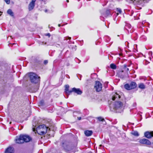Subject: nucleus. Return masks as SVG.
I'll return each mask as SVG.
<instances>
[{
	"label": "nucleus",
	"instance_id": "f257e3e1",
	"mask_svg": "<svg viewBox=\"0 0 153 153\" xmlns=\"http://www.w3.org/2000/svg\"><path fill=\"white\" fill-rule=\"evenodd\" d=\"M125 100L124 96L122 93L120 92L112 93V100L115 101L113 102L112 107L117 112H121L123 111V102Z\"/></svg>",
	"mask_w": 153,
	"mask_h": 153
},
{
	"label": "nucleus",
	"instance_id": "f03ea898",
	"mask_svg": "<svg viewBox=\"0 0 153 153\" xmlns=\"http://www.w3.org/2000/svg\"><path fill=\"white\" fill-rule=\"evenodd\" d=\"M31 140V138L28 135L21 134L16 137V141L18 143H22L25 142H29Z\"/></svg>",
	"mask_w": 153,
	"mask_h": 153
},
{
	"label": "nucleus",
	"instance_id": "7ed1b4c3",
	"mask_svg": "<svg viewBox=\"0 0 153 153\" xmlns=\"http://www.w3.org/2000/svg\"><path fill=\"white\" fill-rule=\"evenodd\" d=\"M62 144L64 149L68 151H71L72 149H75L77 146L76 144L74 146H73L71 143L66 141L63 142Z\"/></svg>",
	"mask_w": 153,
	"mask_h": 153
},
{
	"label": "nucleus",
	"instance_id": "20e7f679",
	"mask_svg": "<svg viewBox=\"0 0 153 153\" xmlns=\"http://www.w3.org/2000/svg\"><path fill=\"white\" fill-rule=\"evenodd\" d=\"M29 77L30 81L32 83H36L40 82V77L35 73H30Z\"/></svg>",
	"mask_w": 153,
	"mask_h": 153
},
{
	"label": "nucleus",
	"instance_id": "39448f33",
	"mask_svg": "<svg viewBox=\"0 0 153 153\" xmlns=\"http://www.w3.org/2000/svg\"><path fill=\"white\" fill-rule=\"evenodd\" d=\"M48 128L45 125H42L39 126L37 131L39 134L43 135L46 133Z\"/></svg>",
	"mask_w": 153,
	"mask_h": 153
},
{
	"label": "nucleus",
	"instance_id": "423d86ee",
	"mask_svg": "<svg viewBox=\"0 0 153 153\" xmlns=\"http://www.w3.org/2000/svg\"><path fill=\"white\" fill-rule=\"evenodd\" d=\"M119 77L122 79H125L128 76V73L124 71H119L117 73Z\"/></svg>",
	"mask_w": 153,
	"mask_h": 153
},
{
	"label": "nucleus",
	"instance_id": "0eeeda50",
	"mask_svg": "<svg viewBox=\"0 0 153 153\" xmlns=\"http://www.w3.org/2000/svg\"><path fill=\"white\" fill-rule=\"evenodd\" d=\"M102 85L100 82L98 81H96L94 88L96 89V91L98 92L101 91L102 90Z\"/></svg>",
	"mask_w": 153,
	"mask_h": 153
},
{
	"label": "nucleus",
	"instance_id": "6e6552de",
	"mask_svg": "<svg viewBox=\"0 0 153 153\" xmlns=\"http://www.w3.org/2000/svg\"><path fill=\"white\" fill-rule=\"evenodd\" d=\"M139 142L142 144H145L147 145H150L151 144V142L148 140L143 138L140 140Z\"/></svg>",
	"mask_w": 153,
	"mask_h": 153
},
{
	"label": "nucleus",
	"instance_id": "1a4fd4ad",
	"mask_svg": "<svg viewBox=\"0 0 153 153\" xmlns=\"http://www.w3.org/2000/svg\"><path fill=\"white\" fill-rule=\"evenodd\" d=\"M125 28L128 31V33H132L134 31L132 28V26L129 24H126L125 27Z\"/></svg>",
	"mask_w": 153,
	"mask_h": 153
},
{
	"label": "nucleus",
	"instance_id": "9d476101",
	"mask_svg": "<svg viewBox=\"0 0 153 153\" xmlns=\"http://www.w3.org/2000/svg\"><path fill=\"white\" fill-rule=\"evenodd\" d=\"M36 0H32L28 5V10L29 11L32 10L34 8Z\"/></svg>",
	"mask_w": 153,
	"mask_h": 153
},
{
	"label": "nucleus",
	"instance_id": "9b49d317",
	"mask_svg": "<svg viewBox=\"0 0 153 153\" xmlns=\"http://www.w3.org/2000/svg\"><path fill=\"white\" fill-rule=\"evenodd\" d=\"M145 136L147 138L149 139L153 137V131H147L144 133Z\"/></svg>",
	"mask_w": 153,
	"mask_h": 153
},
{
	"label": "nucleus",
	"instance_id": "f8f14e48",
	"mask_svg": "<svg viewBox=\"0 0 153 153\" xmlns=\"http://www.w3.org/2000/svg\"><path fill=\"white\" fill-rule=\"evenodd\" d=\"M72 91L78 95H81L82 93V91L79 88H72Z\"/></svg>",
	"mask_w": 153,
	"mask_h": 153
},
{
	"label": "nucleus",
	"instance_id": "ddd939ff",
	"mask_svg": "<svg viewBox=\"0 0 153 153\" xmlns=\"http://www.w3.org/2000/svg\"><path fill=\"white\" fill-rule=\"evenodd\" d=\"M14 149L12 147H9L7 149L5 153H14Z\"/></svg>",
	"mask_w": 153,
	"mask_h": 153
},
{
	"label": "nucleus",
	"instance_id": "4468645a",
	"mask_svg": "<svg viewBox=\"0 0 153 153\" xmlns=\"http://www.w3.org/2000/svg\"><path fill=\"white\" fill-rule=\"evenodd\" d=\"M102 16H103L104 17H107L109 16H111V14L110 13V10H106L105 13L102 15Z\"/></svg>",
	"mask_w": 153,
	"mask_h": 153
},
{
	"label": "nucleus",
	"instance_id": "2eb2a0df",
	"mask_svg": "<svg viewBox=\"0 0 153 153\" xmlns=\"http://www.w3.org/2000/svg\"><path fill=\"white\" fill-rule=\"evenodd\" d=\"M93 133V131L91 130H86L84 131V134L87 137L91 136Z\"/></svg>",
	"mask_w": 153,
	"mask_h": 153
},
{
	"label": "nucleus",
	"instance_id": "dca6fc26",
	"mask_svg": "<svg viewBox=\"0 0 153 153\" xmlns=\"http://www.w3.org/2000/svg\"><path fill=\"white\" fill-rule=\"evenodd\" d=\"M96 119L99 121H101L103 124L105 125L106 124V122L105 121L104 119L101 117H97Z\"/></svg>",
	"mask_w": 153,
	"mask_h": 153
},
{
	"label": "nucleus",
	"instance_id": "f3484780",
	"mask_svg": "<svg viewBox=\"0 0 153 153\" xmlns=\"http://www.w3.org/2000/svg\"><path fill=\"white\" fill-rule=\"evenodd\" d=\"M130 86L131 87V89L135 88L137 87V84L136 82H132L130 84Z\"/></svg>",
	"mask_w": 153,
	"mask_h": 153
},
{
	"label": "nucleus",
	"instance_id": "a211bd4d",
	"mask_svg": "<svg viewBox=\"0 0 153 153\" xmlns=\"http://www.w3.org/2000/svg\"><path fill=\"white\" fill-rule=\"evenodd\" d=\"M138 87L141 89H143L145 88V86L143 83H140L138 85Z\"/></svg>",
	"mask_w": 153,
	"mask_h": 153
},
{
	"label": "nucleus",
	"instance_id": "6ab92c4d",
	"mask_svg": "<svg viewBox=\"0 0 153 153\" xmlns=\"http://www.w3.org/2000/svg\"><path fill=\"white\" fill-rule=\"evenodd\" d=\"M39 86L38 85H36L34 86V87L33 88H32V91L34 92L36 91L39 89Z\"/></svg>",
	"mask_w": 153,
	"mask_h": 153
},
{
	"label": "nucleus",
	"instance_id": "aec40b11",
	"mask_svg": "<svg viewBox=\"0 0 153 153\" xmlns=\"http://www.w3.org/2000/svg\"><path fill=\"white\" fill-rule=\"evenodd\" d=\"M7 13L8 14L10 15L11 16H13L14 15L13 12L12 11V10L10 9H9L7 10Z\"/></svg>",
	"mask_w": 153,
	"mask_h": 153
},
{
	"label": "nucleus",
	"instance_id": "412c9836",
	"mask_svg": "<svg viewBox=\"0 0 153 153\" xmlns=\"http://www.w3.org/2000/svg\"><path fill=\"white\" fill-rule=\"evenodd\" d=\"M124 88H125L128 90H130L131 89V87L130 86V84H126L124 85Z\"/></svg>",
	"mask_w": 153,
	"mask_h": 153
},
{
	"label": "nucleus",
	"instance_id": "4be33fe9",
	"mask_svg": "<svg viewBox=\"0 0 153 153\" xmlns=\"http://www.w3.org/2000/svg\"><path fill=\"white\" fill-rule=\"evenodd\" d=\"M131 134L134 135L137 137L139 135L138 132L137 131H133L131 133Z\"/></svg>",
	"mask_w": 153,
	"mask_h": 153
},
{
	"label": "nucleus",
	"instance_id": "5701e85b",
	"mask_svg": "<svg viewBox=\"0 0 153 153\" xmlns=\"http://www.w3.org/2000/svg\"><path fill=\"white\" fill-rule=\"evenodd\" d=\"M110 67L111 68L113 69H115L116 68V65L114 64H111L110 65Z\"/></svg>",
	"mask_w": 153,
	"mask_h": 153
},
{
	"label": "nucleus",
	"instance_id": "b1692460",
	"mask_svg": "<svg viewBox=\"0 0 153 153\" xmlns=\"http://www.w3.org/2000/svg\"><path fill=\"white\" fill-rule=\"evenodd\" d=\"M117 13H116L117 16H118L119 13H122V10L121 9L119 8H117Z\"/></svg>",
	"mask_w": 153,
	"mask_h": 153
},
{
	"label": "nucleus",
	"instance_id": "393cba45",
	"mask_svg": "<svg viewBox=\"0 0 153 153\" xmlns=\"http://www.w3.org/2000/svg\"><path fill=\"white\" fill-rule=\"evenodd\" d=\"M69 90V85H65V92H67Z\"/></svg>",
	"mask_w": 153,
	"mask_h": 153
},
{
	"label": "nucleus",
	"instance_id": "a878e982",
	"mask_svg": "<svg viewBox=\"0 0 153 153\" xmlns=\"http://www.w3.org/2000/svg\"><path fill=\"white\" fill-rule=\"evenodd\" d=\"M71 39V37H66L64 38V40H67L68 39L70 40Z\"/></svg>",
	"mask_w": 153,
	"mask_h": 153
},
{
	"label": "nucleus",
	"instance_id": "bb28decb",
	"mask_svg": "<svg viewBox=\"0 0 153 153\" xmlns=\"http://www.w3.org/2000/svg\"><path fill=\"white\" fill-rule=\"evenodd\" d=\"M73 92V91H72V90L69 91L68 90V91H67V92H66V94L68 95H69L70 93H71L72 92Z\"/></svg>",
	"mask_w": 153,
	"mask_h": 153
},
{
	"label": "nucleus",
	"instance_id": "cd10ccee",
	"mask_svg": "<svg viewBox=\"0 0 153 153\" xmlns=\"http://www.w3.org/2000/svg\"><path fill=\"white\" fill-rule=\"evenodd\" d=\"M124 68L125 70V71H126V72H127V73H128L127 72L128 71L129 69L128 68H127L126 66H125V67Z\"/></svg>",
	"mask_w": 153,
	"mask_h": 153
},
{
	"label": "nucleus",
	"instance_id": "c85d7f7f",
	"mask_svg": "<svg viewBox=\"0 0 153 153\" xmlns=\"http://www.w3.org/2000/svg\"><path fill=\"white\" fill-rule=\"evenodd\" d=\"M105 37L106 38L105 39L106 40V41L107 42H108L110 40V38L108 36H106Z\"/></svg>",
	"mask_w": 153,
	"mask_h": 153
},
{
	"label": "nucleus",
	"instance_id": "c756f323",
	"mask_svg": "<svg viewBox=\"0 0 153 153\" xmlns=\"http://www.w3.org/2000/svg\"><path fill=\"white\" fill-rule=\"evenodd\" d=\"M6 3L7 4H9L10 2V0H4Z\"/></svg>",
	"mask_w": 153,
	"mask_h": 153
},
{
	"label": "nucleus",
	"instance_id": "7c9ffc66",
	"mask_svg": "<svg viewBox=\"0 0 153 153\" xmlns=\"http://www.w3.org/2000/svg\"><path fill=\"white\" fill-rule=\"evenodd\" d=\"M112 102V101H111V100H109V101H108V103L110 105V107H112V102Z\"/></svg>",
	"mask_w": 153,
	"mask_h": 153
},
{
	"label": "nucleus",
	"instance_id": "2f4dec72",
	"mask_svg": "<svg viewBox=\"0 0 153 153\" xmlns=\"http://www.w3.org/2000/svg\"><path fill=\"white\" fill-rule=\"evenodd\" d=\"M48 60H45L44 62V63L45 65H46L48 63Z\"/></svg>",
	"mask_w": 153,
	"mask_h": 153
},
{
	"label": "nucleus",
	"instance_id": "473e14b6",
	"mask_svg": "<svg viewBox=\"0 0 153 153\" xmlns=\"http://www.w3.org/2000/svg\"><path fill=\"white\" fill-rule=\"evenodd\" d=\"M43 103H44V102L43 100L41 101L40 102V105H43Z\"/></svg>",
	"mask_w": 153,
	"mask_h": 153
},
{
	"label": "nucleus",
	"instance_id": "72a5a7b5",
	"mask_svg": "<svg viewBox=\"0 0 153 153\" xmlns=\"http://www.w3.org/2000/svg\"><path fill=\"white\" fill-rule=\"evenodd\" d=\"M45 36H48L49 37L51 36V34L49 33H47L45 34Z\"/></svg>",
	"mask_w": 153,
	"mask_h": 153
},
{
	"label": "nucleus",
	"instance_id": "f704fd0d",
	"mask_svg": "<svg viewBox=\"0 0 153 153\" xmlns=\"http://www.w3.org/2000/svg\"><path fill=\"white\" fill-rule=\"evenodd\" d=\"M77 119L78 120H81V117H77Z\"/></svg>",
	"mask_w": 153,
	"mask_h": 153
},
{
	"label": "nucleus",
	"instance_id": "c9c22d12",
	"mask_svg": "<svg viewBox=\"0 0 153 153\" xmlns=\"http://www.w3.org/2000/svg\"><path fill=\"white\" fill-rule=\"evenodd\" d=\"M59 46H60V45H59V44H57V45H56V46L57 47H59Z\"/></svg>",
	"mask_w": 153,
	"mask_h": 153
},
{
	"label": "nucleus",
	"instance_id": "e433bc0d",
	"mask_svg": "<svg viewBox=\"0 0 153 153\" xmlns=\"http://www.w3.org/2000/svg\"><path fill=\"white\" fill-rule=\"evenodd\" d=\"M103 17L102 16H101L100 17V19L101 20H102V18H103Z\"/></svg>",
	"mask_w": 153,
	"mask_h": 153
},
{
	"label": "nucleus",
	"instance_id": "4c0bfd02",
	"mask_svg": "<svg viewBox=\"0 0 153 153\" xmlns=\"http://www.w3.org/2000/svg\"><path fill=\"white\" fill-rule=\"evenodd\" d=\"M58 26L59 27H60L61 26V25L60 24H58Z\"/></svg>",
	"mask_w": 153,
	"mask_h": 153
},
{
	"label": "nucleus",
	"instance_id": "58836bf2",
	"mask_svg": "<svg viewBox=\"0 0 153 153\" xmlns=\"http://www.w3.org/2000/svg\"><path fill=\"white\" fill-rule=\"evenodd\" d=\"M66 1L67 2H69V0H66Z\"/></svg>",
	"mask_w": 153,
	"mask_h": 153
},
{
	"label": "nucleus",
	"instance_id": "ea45409f",
	"mask_svg": "<svg viewBox=\"0 0 153 153\" xmlns=\"http://www.w3.org/2000/svg\"><path fill=\"white\" fill-rule=\"evenodd\" d=\"M47 11V10H45V12H46Z\"/></svg>",
	"mask_w": 153,
	"mask_h": 153
},
{
	"label": "nucleus",
	"instance_id": "a19ab883",
	"mask_svg": "<svg viewBox=\"0 0 153 153\" xmlns=\"http://www.w3.org/2000/svg\"><path fill=\"white\" fill-rule=\"evenodd\" d=\"M79 62H81V61H80V60H79Z\"/></svg>",
	"mask_w": 153,
	"mask_h": 153
},
{
	"label": "nucleus",
	"instance_id": "79ce46f5",
	"mask_svg": "<svg viewBox=\"0 0 153 153\" xmlns=\"http://www.w3.org/2000/svg\"><path fill=\"white\" fill-rule=\"evenodd\" d=\"M1 15V14H0V16Z\"/></svg>",
	"mask_w": 153,
	"mask_h": 153
},
{
	"label": "nucleus",
	"instance_id": "37998d69",
	"mask_svg": "<svg viewBox=\"0 0 153 153\" xmlns=\"http://www.w3.org/2000/svg\"><path fill=\"white\" fill-rule=\"evenodd\" d=\"M49 27H50V25L49 26Z\"/></svg>",
	"mask_w": 153,
	"mask_h": 153
},
{
	"label": "nucleus",
	"instance_id": "c03bdc74",
	"mask_svg": "<svg viewBox=\"0 0 153 153\" xmlns=\"http://www.w3.org/2000/svg\"><path fill=\"white\" fill-rule=\"evenodd\" d=\"M152 144H153V143H152Z\"/></svg>",
	"mask_w": 153,
	"mask_h": 153
}]
</instances>
